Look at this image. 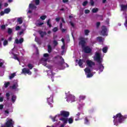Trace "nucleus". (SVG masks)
<instances>
[{
	"mask_svg": "<svg viewBox=\"0 0 127 127\" xmlns=\"http://www.w3.org/2000/svg\"><path fill=\"white\" fill-rule=\"evenodd\" d=\"M88 39L83 37H79L78 45H81V48L86 54H90L92 52V49L89 46H86V40Z\"/></svg>",
	"mask_w": 127,
	"mask_h": 127,
	"instance_id": "f257e3e1",
	"label": "nucleus"
},
{
	"mask_svg": "<svg viewBox=\"0 0 127 127\" xmlns=\"http://www.w3.org/2000/svg\"><path fill=\"white\" fill-rule=\"evenodd\" d=\"M113 123L115 126H118V123L119 124H123L126 122L127 119V115L123 116L122 114L118 113L116 116H113Z\"/></svg>",
	"mask_w": 127,
	"mask_h": 127,
	"instance_id": "f03ea898",
	"label": "nucleus"
},
{
	"mask_svg": "<svg viewBox=\"0 0 127 127\" xmlns=\"http://www.w3.org/2000/svg\"><path fill=\"white\" fill-rule=\"evenodd\" d=\"M96 57L95 60L99 64V66H98L99 70L100 72H103L104 70V65L102 64V59L101 58V55L99 53H96Z\"/></svg>",
	"mask_w": 127,
	"mask_h": 127,
	"instance_id": "7ed1b4c3",
	"label": "nucleus"
},
{
	"mask_svg": "<svg viewBox=\"0 0 127 127\" xmlns=\"http://www.w3.org/2000/svg\"><path fill=\"white\" fill-rule=\"evenodd\" d=\"M60 116L64 117V118H68L70 116V113L68 111H61L60 114H59V117Z\"/></svg>",
	"mask_w": 127,
	"mask_h": 127,
	"instance_id": "20e7f679",
	"label": "nucleus"
},
{
	"mask_svg": "<svg viewBox=\"0 0 127 127\" xmlns=\"http://www.w3.org/2000/svg\"><path fill=\"white\" fill-rule=\"evenodd\" d=\"M10 89H12V90H16L17 91H19V89H18V83L17 82H14L12 86L10 87Z\"/></svg>",
	"mask_w": 127,
	"mask_h": 127,
	"instance_id": "39448f33",
	"label": "nucleus"
},
{
	"mask_svg": "<svg viewBox=\"0 0 127 127\" xmlns=\"http://www.w3.org/2000/svg\"><path fill=\"white\" fill-rule=\"evenodd\" d=\"M47 102L51 108H52L53 107L52 105V103H53V95H51L50 97L47 99Z\"/></svg>",
	"mask_w": 127,
	"mask_h": 127,
	"instance_id": "423d86ee",
	"label": "nucleus"
},
{
	"mask_svg": "<svg viewBox=\"0 0 127 127\" xmlns=\"http://www.w3.org/2000/svg\"><path fill=\"white\" fill-rule=\"evenodd\" d=\"M101 35L105 36L107 34V27L105 26H102V30L101 31Z\"/></svg>",
	"mask_w": 127,
	"mask_h": 127,
	"instance_id": "0eeeda50",
	"label": "nucleus"
},
{
	"mask_svg": "<svg viewBox=\"0 0 127 127\" xmlns=\"http://www.w3.org/2000/svg\"><path fill=\"white\" fill-rule=\"evenodd\" d=\"M86 64H87V65L88 66V67H89V68H92V67H93V66H95V65H96L95 63H94L93 61H92L91 60L86 61Z\"/></svg>",
	"mask_w": 127,
	"mask_h": 127,
	"instance_id": "6e6552de",
	"label": "nucleus"
},
{
	"mask_svg": "<svg viewBox=\"0 0 127 127\" xmlns=\"http://www.w3.org/2000/svg\"><path fill=\"white\" fill-rule=\"evenodd\" d=\"M67 102H70V101H71V103H73V102H75V96L72 95H69L67 99H66Z\"/></svg>",
	"mask_w": 127,
	"mask_h": 127,
	"instance_id": "1a4fd4ad",
	"label": "nucleus"
},
{
	"mask_svg": "<svg viewBox=\"0 0 127 127\" xmlns=\"http://www.w3.org/2000/svg\"><path fill=\"white\" fill-rule=\"evenodd\" d=\"M5 126L6 127H13V124H12V120L10 119V120H8L5 123Z\"/></svg>",
	"mask_w": 127,
	"mask_h": 127,
	"instance_id": "9d476101",
	"label": "nucleus"
},
{
	"mask_svg": "<svg viewBox=\"0 0 127 127\" xmlns=\"http://www.w3.org/2000/svg\"><path fill=\"white\" fill-rule=\"evenodd\" d=\"M22 72L23 73V74H28V75H31V71H30V70L25 67L22 69Z\"/></svg>",
	"mask_w": 127,
	"mask_h": 127,
	"instance_id": "9b49d317",
	"label": "nucleus"
},
{
	"mask_svg": "<svg viewBox=\"0 0 127 127\" xmlns=\"http://www.w3.org/2000/svg\"><path fill=\"white\" fill-rule=\"evenodd\" d=\"M60 121H62L64 125L68 123V118L67 117H62L60 119Z\"/></svg>",
	"mask_w": 127,
	"mask_h": 127,
	"instance_id": "f8f14e48",
	"label": "nucleus"
},
{
	"mask_svg": "<svg viewBox=\"0 0 127 127\" xmlns=\"http://www.w3.org/2000/svg\"><path fill=\"white\" fill-rule=\"evenodd\" d=\"M38 33L40 34V35L41 36V37L42 38H43V37H44V36H45V35H47V33H46V31H42L41 30H39L38 31Z\"/></svg>",
	"mask_w": 127,
	"mask_h": 127,
	"instance_id": "ddd939ff",
	"label": "nucleus"
},
{
	"mask_svg": "<svg viewBox=\"0 0 127 127\" xmlns=\"http://www.w3.org/2000/svg\"><path fill=\"white\" fill-rule=\"evenodd\" d=\"M47 72L48 76H51L52 79L55 75V73L53 72L52 70H47Z\"/></svg>",
	"mask_w": 127,
	"mask_h": 127,
	"instance_id": "4468645a",
	"label": "nucleus"
},
{
	"mask_svg": "<svg viewBox=\"0 0 127 127\" xmlns=\"http://www.w3.org/2000/svg\"><path fill=\"white\" fill-rule=\"evenodd\" d=\"M29 7L32 9H36L37 8V7L32 3L29 4Z\"/></svg>",
	"mask_w": 127,
	"mask_h": 127,
	"instance_id": "2eb2a0df",
	"label": "nucleus"
},
{
	"mask_svg": "<svg viewBox=\"0 0 127 127\" xmlns=\"http://www.w3.org/2000/svg\"><path fill=\"white\" fill-rule=\"evenodd\" d=\"M127 5H124L122 4L121 5V10H123V11L125 10H127Z\"/></svg>",
	"mask_w": 127,
	"mask_h": 127,
	"instance_id": "dca6fc26",
	"label": "nucleus"
},
{
	"mask_svg": "<svg viewBox=\"0 0 127 127\" xmlns=\"http://www.w3.org/2000/svg\"><path fill=\"white\" fill-rule=\"evenodd\" d=\"M48 53H51L52 52V47H51L50 45L48 46Z\"/></svg>",
	"mask_w": 127,
	"mask_h": 127,
	"instance_id": "f3484780",
	"label": "nucleus"
},
{
	"mask_svg": "<svg viewBox=\"0 0 127 127\" xmlns=\"http://www.w3.org/2000/svg\"><path fill=\"white\" fill-rule=\"evenodd\" d=\"M84 71L85 72V73H86L87 74H89L90 73H91V69H90V68H89L88 67H86L84 69Z\"/></svg>",
	"mask_w": 127,
	"mask_h": 127,
	"instance_id": "a211bd4d",
	"label": "nucleus"
},
{
	"mask_svg": "<svg viewBox=\"0 0 127 127\" xmlns=\"http://www.w3.org/2000/svg\"><path fill=\"white\" fill-rule=\"evenodd\" d=\"M51 21V19H49L47 22V24L48 26H49V27L50 28H51L52 26V25L50 23Z\"/></svg>",
	"mask_w": 127,
	"mask_h": 127,
	"instance_id": "6ab92c4d",
	"label": "nucleus"
},
{
	"mask_svg": "<svg viewBox=\"0 0 127 127\" xmlns=\"http://www.w3.org/2000/svg\"><path fill=\"white\" fill-rule=\"evenodd\" d=\"M78 64V66H79V67H83V63L82 62L81 59L79 60Z\"/></svg>",
	"mask_w": 127,
	"mask_h": 127,
	"instance_id": "aec40b11",
	"label": "nucleus"
},
{
	"mask_svg": "<svg viewBox=\"0 0 127 127\" xmlns=\"http://www.w3.org/2000/svg\"><path fill=\"white\" fill-rule=\"evenodd\" d=\"M80 116H81V113H78L76 115V116H75V117H76V118H77V119H75V121H79V120H80V118H79V117H80Z\"/></svg>",
	"mask_w": 127,
	"mask_h": 127,
	"instance_id": "412c9836",
	"label": "nucleus"
},
{
	"mask_svg": "<svg viewBox=\"0 0 127 127\" xmlns=\"http://www.w3.org/2000/svg\"><path fill=\"white\" fill-rule=\"evenodd\" d=\"M16 100V96L12 95L11 97V101L12 103H14Z\"/></svg>",
	"mask_w": 127,
	"mask_h": 127,
	"instance_id": "4be33fe9",
	"label": "nucleus"
},
{
	"mask_svg": "<svg viewBox=\"0 0 127 127\" xmlns=\"http://www.w3.org/2000/svg\"><path fill=\"white\" fill-rule=\"evenodd\" d=\"M61 59H62V61L60 62V64L61 66H62L63 64H65V62L64 61V59L62 57H61Z\"/></svg>",
	"mask_w": 127,
	"mask_h": 127,
	"instance_id": "5701e85b",
	"label": "nucleus"
},
{
	"mask_svg": "<svg viewBox=\"0 0 127 127\" xmlns=\"http://www.w3.org/2000/svg\"><path fill=\"white\" fill-rule=\"evenodd\" d=\"M4 11L5 13H9V12H10V8H6L4 10Z\"/></svg>",
	"mask_w": 127,
	"mask_h": 127,
	"instance_id": "b1692460",
	"label": "nucleus"
},
{
	"mask_svg": "<svg viewBox=\"0 0 127 127\" xmlns=\"http://www.w3.org/2000/svg\"><path fill=\"white\" fill-rule=\"evenodd\" d=\"M97 11H99V8H93L92 10V12L93 13H96Z\"/></svg>",
	"mask_w": 127,
	"mask_h": 127,
	"instance_id": "393cba45",
	"label": "nucleus"
},
{
	"mask_svg": "<svg viewBox=\"0 0 127 127\" xmlns=\"http://www.w3.org/2000/svg\"><path fill=\"white\" fill-rule=\"evenodd\" d=\"M89 33H90V30L88 29L84 30L85 35H86V36H88V35H89Z\"/></svg>",
	"mask_w": 127,
	"mask_h": 127,
	"instance_id": "a878e982",
	"label": "nucleus"
},
{
	"mask_svg": "<svg viewBox=\"0 0 127 127\" xmlns=\"http://www.w3.org/2000/svg\"><path fill=\"white\" fill-rule=\"evenodd\" d=\"M9 85H10V82H5L4 84V88H7V87H8Z\"/></svg>",
	"mask_w": 127,
	"mask_h": 127,
	"instance_id": "bb28decb",
	"label": "nucleus"
},
{
	"mask_svg": "<svg viewBox=\"0 0 127 127\" xmlns=\"http://www.w3.org/2000/svg\"><path fill=\"white\" fill-rule=\"evenodd\" d=\"M86 99V96L84 95H80L79 96V101H80L81 100H83Z\"/></svg>",
	"mask_w": 127,
	"mask_h": 127,
	"instance_id": "cd10ccee",
	"label": "nucleus"
},
{
	"mask_svg": "<svg viewBox=\"0 0 127 127\" xmlns=\"http://www.w3.org/2000/svg\"><path fill=\"white\" fill-rule=\"evenodd\" d=\"M102 51H103V53H107V52L108 51V47H105L103 48L102 49Z\"/></svg>",
	"mask_w": 127,
	"mask_h": 127,
	"instance_id": "c85d7f7f",
	"label": "nucleus"
},
{
	"mask_svg": "<svg viewBox=\"0 0 127 127\" xmlns=\"http://www.w3.org/2000/svg\"><path fill=\"white\" fill-rule=\"evenodd\" d=\"M67 122H68V124H73V118H70L68 119H67Z\"/></svg>",
	"mask_w": 127,
	"mask_h": 127,
	"instance_id": "c756f323",
	"label": "nucleus"
},
{
	"mask_svg": "<svg viewBox=\"0 0 127 127\" xmlns=\"http://www.w3.org/2000/svg\"><path fill=\"white\" fill-rule=\"evenodd\" d=\"M84 124L85 125H88L89 124V119H88L87 117H85L84 119Z\"/></svg>",
	"mask_w": 127,
	"mask_h": 127,
	"instance_id": "7c9ffc66",
	"label": "nucleus"
},
{
	"mask_svg": "<svg viewBox=\"0 0 127 127\" xmlns=\"http://www.w3.org/2000/svg\"><path fill=\"white\" fill-rule=\"evenodd\" d=\"M17 21L19 23V24H21V23H22L23 22L22 18L21 17L18 18L17 19Z\"/></svg>",
	"mask_w": 127,
	"mask_h": 127,
	"instance_id": "2f4dec72",
	"label": "nucleus"
},
{
	"mask_svg": "<svg viewBox=\"0 0 127 127\" xmlns=\"http://www.w3.org/2000/svg\"><path fill=\"white\" fill-rule=\"evenodd\" d=\"M27 66L29 68V69H30V70L32 69V68H33V65H32L31 64H29Z\"/></svg>",
	"mask_w": 127,
	"mask_h": 127,
	"instance_id": "473e14b6",
	"label": "nucleus"
},
{
	"mask_svg": "<svg viewBox=\"0 0 127 127\" xmlns=\"http://www.w3.org/2000/svg\"><path fill=\"white\" fill-rule=\"evenodd\" d=\"M15 76V73H13L11 74L10 76H9V79H11L14 78Z\"/></svg>",
	"mask_w": 127,
	"mask_h": 127,
	"instance_id": "72a5a7b5",
	"label": "nucleus"
},
{
	"mask_svg": "<svg viewBox=\"0 0 127 127\" xmlns=\"http://www.w3.org/2000/svg\"><path fill=\"white\" fill-rule=\"evenodd\" d=\"M7 33L8 34H11V33H12V29H11V28H8Z\"/></svg>",
	"mask_w": 127,
	"mask_h": 127,
	"instance_id": "f704fd0d",
	"label": "nucleus"
},
{
	"mask_svg": "<svg viewBox=\"0 0 127 127\" xmlns=\"http://www.w3.org/2000/svg\"><path fill=\"white\" fill-rule=\"evenodd\" d=\"M97 39L98 40L99 42H102V41H103V37H98Z\"/></svg>",
	"mask_w": 127,
	"mask_h": 127,
	"instance_id": "c9c22d12",
	"label": "nucleus"
},
{
	"mask_svg": "<svg viewBox=\"0 0 127 127\" xmlns=\"http://www.w3.org/2000/svg\"><path fill=\"white\" fill-rule=\"evenodd\" d=\"M46 17H47V16L46 15H42L40 17L41 19H42V20H45V18H46Z\"/></svg>",
	"mask_w": 127,
	"mask_h": 127,
	"instance_id": "e433bc0d",
	"label": "nucleus"
},
{
	"mask_svg": "<svg viewBox=\"0 0 127 127\" xmlns=\"http://www.w3.org/2000/svg\"><path fill=\"white\" fill-rule=\"evenodd\" d=\"M91 77H93V73H92L91 72L89 73H88V74L87 75V77L91 78Z\"/></svg>",
	"mask_w": 127,
	"mask_h": 127,
	"instance_id": "4c0bfd02",
	"label": "nucleus"
},
{
	"mask_svg": "<svg viewBox=\"0 0 127 127\" xmlns=\"http://www.w3.org/2000/svg\"><path fill=\"white\" fill-rule=\"evenodd\" d=\"M7 44H8V42L7 41V40H4L3 43V46H5L7 45Z\"/></svg>",
	"mask_w": 127,
	"mask_h": 127,
	"instance_id": "58836bf2",
	"label": "nucleus"
},
{
	"mask_svg": "<svg viewBox=\"0 0 127 127\" xmlns=\"http://www.w3.org/2000/svg\"><path fill=\"white\" fill-rule=\"evenodd\" d=\"M90 3L92 6H94V5L95 4V2L93 0H90Z\"/></svg>",
	"mask_w": 127,
	"mask_h": 127,
	"instance_id": "ea45409f",
	"label": "nucleus"
},
{
	"mask_svg": "<svg viewBox=\"0 0 127 127\" xmlns=\"http://www.w3.org/2000/svg\"><path fill=\"white\" fill-rule=\"evenodd\" d=\"M14 59H15V60H17V61H19V59L17 57V55H14Z\"/></svg>",
	"mask_w": 127,
	"mask_h": 127,
	"instance_id": "a19ab883",
	"label": "nucleus"
},
{
	"mask_svg": "<svg viewBox=\"0 0 127 127\" xmlns=\"http://www.w3.org/2000/svg\"><path fill=\"white\" fill-rule=\"evenodd\" d=\"M52 30H53V32H56L58 31V28L56 27L54 28Z\"/></svg>",
	"mask_w": 127,
	"mask_h": 127,
	"instance_id": "79ce46f5",
	"label": "nucleus"
},
{
	"mask_svg": "<svg viewBox=\"0 0 127 127\" xmlns=\"http://www.w3.org/2000/svg\"><path fill=\"white\" fill-rule=\"evenodd\" d=\"M53 44H54L55 46H57V45H58V42H57L56 40H54L53 41Z\"/></svg>",
	"mask_w": 127,
	"mask_h": 127,
	"instance_id": "37998d69",
	"label": "nucleus"
},
{
	"mask_svg": "<svg viewBox=\"0 0 127 127\" xmlns=\"http://www.w3.org/2000/svg\"><path fill=\"white\" fill-rule=\"evenodd\" d=\"M101 25V22H97L96 23V27L97 28H99L100 27V26Z\"/></svg>",
	"mask_w": 127,
	"mask_h": 127,
	"instance_id": "c03bdc74",
	"label": "nucleus"
},
{
	"mask_svg": "<svg viewBox=\"0 0 127 127\" xmlns=\"http://www.w3.org/2000/svg\"><path fill=\"white\" fill-rule=\"evenodd\" d=\"M43 24H44V22H40V23H38L37 24V26H41V25H43Z\"/></svg>",
	"mask_w": 127,
	"mask_h": 127,
	"instance_id": "a18cd8bd",
	"label": "nucleus"
},
{
	"mask_svg": "<svg viewBox=\"0 0 127 127\" xmlns=\"http://www.w3.org/2000/svg\"><path fill=\"white\" fill-rule=\"evenodd\" d=\"M39 3H40V0H35V4L36 5H38V4H39Z\"/></svg>",
	"mask_w": 127,
	"mask_h": 127,
	"instance_id": "49530a36",
	"label": "nucleus"
},
{
	"mask_svg": "<svg viewBox=\"0 0 127 127\" xmlns=\"http://www.w3.org/2000/svg\"><path fill=\"white\" fill-rule=\"evenodd\" d=\"M87 4H88V1H84L82 3L83 6H86Z\"/></svg>",
	"mask_w": 127,
	"mask_h": 127,
	"instance_id": "de8ad7c7",
	"label": "nucleus"
},
{
	"mask_svg": "<svg viewBox=\"0 0 127 127\" xmlns=\"http://www.w3.org/2000/svg\"><path fill=\"white\" fill-rule=\"evenodd\" d=\"M1 29H2V30H4V29H5V25H2L1 26Z\"/></svg>",
	"mask_w": 127,
	"mask_h": 127,
	"instance_id": "09e8293b",
	"label": "nucleus"
},
{
	"mask_svg": "<svg viewBox=\"0 0 127 127\" xmlns=\"http://www.w3.org/2000/svg\"><path fill=\"white\" fill-rule=\"evenodd\" d=\"M6 96L7 97V100H8V99H9V97L10 96V94H9V93H6Z\"/></svg>",
	"mask_w": 127,
	"mask_h": 127,
	"instance_id": "8fccbe9b",
	"label": "nucleus"
},
{
	"mask_svg": "<svg viewBox=\"0 0 127 127\" xmlns=\"http://www.w3.org/2000/svg\"><path fill=\"white\" fill-rule=\"evenodd\" d=\"M23 41H24L23 38H22L19 39V43L21 44V43H22V42H23Z\"/></svg>",
	"mask_w": 127,
	"mask_h": 127,
	"instance_id": "3c124183",
	"label": "nucleus"
},
{
	"mask_svg": "<svg viewBox=\"0 0 127 127\" xmlns=\"http://www.w3.org/2000/svg\"><path fill=\"white\" fill-rule=\"evenodd\" d=\"M15 43H16V44H19V40H18V39H15Z\"/></svg>",
	"mask_w": 127,
	"mask_h": 127,
	"instance_id": "603ef678",
	"label": "nucleus"
},
{
	"mask_svg": "<svg viewBox=\"0 0 127 127\" xmlns=\"http://www.w3.org/2000/svg\"><path fill=\"white\" fill-rule=\"evenodd\" d=\"M57 116H55L54 117L52 118V120L53 121V122H56V118H57Z\"/></svg>",
	"mask_w": 127,
	"mask_h": 127,
	"instance_id": "864d4df0",
	"label": "nucleus"
},
{
	"mask_svg": "<svg viewBox=\"0 0 127 127\" xmlns=\"http://www.w3.org/2000/svg\"><path fill=\"white\" fill-rule=\"evenodd\" d=\"M62 27H63V23L61 22L60 24V29H62Z\"/></svg>",
	"mask_w": 127,
	"mask_h": 127,
	"instance_id": "5fc2aeb1",
	"label": "nucleus"
},
{
	"mask_svg": "<svg viewBox=\"0 0 127 127\" xmlns=\"http://www.w3.org/2000/svg\"><path fill=\"white\" fill-rule=\"evenodd\" d=\"M19 29H20V26H17L15 27V30L18 31V30H19Z\"/></svg>",
	"mask_w": 127,
	"mask_h": 127,
	"instance_id": "6e6d98bb",
	"label": "nucleus"
},
{
	"mask_svg": "<svg viewBox=\"0 0 127 127\" xmlns=\"http://www.w3.org/2000/svg\"><path fill=\"white\" fill-rule=\"evenodd\" d=\"M44 57H45V58L49 57V54H48V53L44 54Z\"/></svg>",
	"mask_w": 127,
	"mask_h": 127,
	"instance_id": "4d7b16f0",
	"label": "nucleus"
},
{
	"mask_svg": "<svg viewBox=\"0 0 127 127\" xmlns=\"http://www.w3.org/2000/svg\"><path fill=\"white\" fill-rule=\"evenodd\" d=\"M84 12L86 14H87V13H90V10L88 9H85Z\"/></svg>",
	"mask_w": 127,
	"mask_h": 127,
	"instance_id": "13d9d810",
	"label": "nucleus"
},
{
	"mask_svg": "<svg viewBox=\"0 0 127 127\" xmlns=\"http://www.w3.org/2000/svg\"><path fill=\"white\" fill-rule=\"evenodd\" d=\"M60 19H61V18L60 17L56 18V21H57V22H59V21H60Z\"/></svg>",
	"mask_w": 127,
	"mask_h": 127,
	"instance_id": "bf43d9fd",
	"label": "nucleus"
},
{
	"mask_svg": "<svg viewBox=\"0 0 127 127\" xmlns=\"http://www.w3.org/2000/svg\"><path fill=\"white\" fill-rule=\"evenodd\" d=\"M60 29L62 31V32H63V33H64V32H65V31H66L67 30V29H63V28H62V29Z\"/></svg>",
	"mask_w": 127,
	"mask_h": 127,
	"instance_id": "052dcab7",
	"label": "nucleus"
},
{
	"mask_svg": "<svg viewBox=\"0 0 127 127\" xmlns=\"http://www.w3.org/2000/svg\"><path fill=\"white\" fill-rule=\"evenodd\" d=\"M4 13H5L4 12V11H1L0 12V15H1V16L4 15Z\"/></svg>",
	"mask_w": 127,
	"mask_h": 127,
	"instance_id": "680f3d73",
	"label": "nucleus"
},
{
	"mask_svg": "<svg viewBox=\"0 0 127 127\" xmlns=\"http://www.w3.org/2000/svg\"><path fill=\"white\" fill-rule=\"evenodd\" d=\"M69 1V0H63V2L64 3H67Z\"/></svg>",
	"mask_w": 127,
	"mask_h": 127,
	"instance_id": "e2e57ef3",
	"label": "nucleus"
},
{
	"mask_svg": "<svg viewBox=\"0 0 127 127\" xmlns=\"http://www.w3.org/2000/svg\"><path fill=\"white\" fill-rule=\"evenodd\" d=\"M3 109V105L0 104V110H2Z\"/></svg>",
	"mask_w": 127,
	"mask_h": 127,
	"instance_id": "0e129e2a",
	"label": "nucleus"
},
{
	"mask_svg": "<svg viewBox=\"0 0 127 127\" xmlns=\"http://www.w3.org/2000/svg\"><path fill=\"white\" fill-rule=\"evenodd\" d=\"M70 25H71L72 27H75V25L73 23V22H70Z\"/></svg>",
	"mask_w": 127,
	"mask_h": 127,
	"instance_id": "69168bd1",
	"label": "nucleus"
},
{
	"mask_svg": "<svg viewBox=\"0 0 127 127\" xmlns=\"http://www.w3.org/2000/svg\"><path fill=\"white\" fill-rule=\"evenodd\" d=\"M4 6L7 7V6H8V4L7 3H4Z\"/></svg>",
	"mask_w": 127,
	"mask_h": 127,
	"instance_id": "338daca9",
	"label": "nucleus"
},
{
	"mask_svg": "<svg viewBox=\"0 0 127 127\" xmlns=\"http://www.w3.org/2000/svg\"><path fill=\"white\" fill-rule=\"evenodd\" d=\"M125 26L127 27V19L125 21V22L124 23Z\"/></svg>",
	"mask_w": 127,
	"mask_h": 127,
	"instance_id": "774afa93",
	"label": "nucleus"
}]
</instances>
